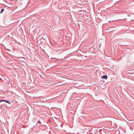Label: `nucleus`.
Returning <instances> with one entry per match:
<instances>
[{
    "label": "nucleus",
    "instance_id": "nucleus-1",
    "mask_svg": "<svg viewBox=\"0 0 134 134\" xmlns=\"http://www.w3.org/2000/svg\"><path fill=\"white\" fill-rule=\"evenodd\" d=\"M2 102H5L6 103H7L8 104H11V102L9 101L5 100L3 99H1L0 100V103Z\"/></svg>",
    "mask_w": 134,
    "mask_h": 134
},
{
    "label": "nucleus",
    "instance_id": "nucleus-2",
    "mask_svg": "<svg viewBox=\"0 0 134 134\" xmlns=\"http://www.w3.org/2000/svg\"><path fill=\"white\" fill-rule=\"evenodd\" d=\"M75 94H76L75 93H74V94H73L72 96L71 97L72 99H78L79 97H77L76 96H75Z\"/></svg>",
    "mask_w": 134,
    "mask_h": 134
},
{
    "label": "nucleus",
    "instance_id": "nucleus-3",
    "mask_svg": "<svg viewBox=\"0 0 134 134\" xmlns=\"http://www.w3.org/2000/svg\"><path fill=\"white\" fill-rule=\"evenodd\" d=\"M101 78L102 79L106 80L108 78V76L107 75H104L102 76L101 77Z\"/></svg>",
    "mask_w": 134,
    "mask_h": 134
},
{
    "label": "nucleus",
    "instance_id": "nucleus-4",
    "mask_svg": "<svg viewBox=\"0 0 134 134\" xmlns=\"http://www.w3.org/2000/svg\"><path fill=\"white\" fill-rule=\"evenodd\" d=\"M4 8H3V9H2L1 11H0V13H2L4 11Z\"/></svg>",
    "mask_w": 134,
    "mask_h": 134
},
{
    "label": "nucleus",
    "instance_id": "nucleus-5",
    "mask_svg": "<svg viewBox=\"0 0 134 134\" xmlns=\"http://www.w3.org/2000/svg\"><path fill=\"white\" fill-rule=\"evenodd\" d=\"M12 104H9L8 107V108H10L12 106Z\"/></svg>",
    "mask_w": 134,
    "mask_h": 134
},
{
    "label": "nucleus",
    "instance_id": "nucleus-6",
    "mask_svg": "<svg viewBox=\"0 0 134 134\" xmlns=\"http://www.w3.org/2000/svg\"><path fill=\"white\" fill-rule=\"evenodd\" d=\"M85 57H86V56H85Z\"/></svg>",
    "mask_w": 134,
    "mask_h": 134
}]
</instances>
